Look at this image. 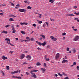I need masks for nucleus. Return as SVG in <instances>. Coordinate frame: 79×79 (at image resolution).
<instances>
[{"label":"nucleus","mask_w":79,"mask_h":79,"mask_svg":"<svg viewBox=\"0 0 79 79\" xmlns=\"http://www.w3.org/2000/svg\"><path fill=\"white\" fill-rule=\"evenodd\" d=\"M54 76L55 77H57L58 76V75H57V74H55Z\"/></svg>","instance_id":"obj_52"},{"label":"nucleus","mask_w":79,"mask_h":79,"mask_svg":"<svg viewBox=\"0 0 79 79\" xmlns=\"http://www.w3.org/2000/svg\"><path fill=\"white\" fill-rule=\"evenodd\" d=\"M73 53H76V51L75 50H73Z\"/></svg>","instance_id":"obj_58"},{"label":"nucleus","mask_w":79,"mask_h":79,"mask_svg":"<svg viewBox=\"0 0 79 79\" xmlns=\"http://www.w3.org/2000/svg\"><path fill=\"white\" fill-rule=\"evenodd\" d=\"M46 42H44V43H43L42 44L43 47H45V45H46Z\"/></svg>","instance_id":"obj_11"},{"label":"nucleus","mask_w":79,"mask_h":79,"mask_svg":"<svg viewBox=\"0 0 79 79\" xmlns=\"http://www.w3.org/2000/svg\"><path fill=\"white\" fill-rule=\"evenodd\" d=\"M19 11H20V12H26V10L24 9H20L19 10Z\"/></svg>","instance_id":"obj_6"},{"label":"nucleus","mask_w":79,"mask_h":79,"mask_svg":"<svg viewBox=\"0 0 79 79\" xmlns=\"http://www.w3.org/2000/svg\"><path fill=\"white\" fill-rule=\"evenodd\" d=\"M1 73L2 75H3V76H5V74H4V73H3V71H2Z\"/></svg>","instance_id":"obj_32"},{"label":"nucleus","mask_w":79,"mask_h":79,"mask_svg":"<svg viewBox=\"0 0 79 79\" xmlns=\"http://www.w3.org/2000/svg\"><path fill=\"white\" fill-rule=\"evenodd\" d=\"M24 3H27L28 4H29V3H30V2H27V1H24Z\"/></svg>","instance_id":"obj_12"},{"label":"nucleus","mask_w":79,"mask_h":79,"mask_svg":"<svg viewBox=\"0 0 79 79\" xmlns=\"http://www.w3.org/2000/svg\"><path fill=\"white\" fill-rule=\"evenodd\" d=\"M27 40H28V39H29V37H27L26 38Z\"/></svg>","instance_id":"obj_59"},{"label":"nucleus","mask_w":79,"mask_h":79,"mask_svg":"<svg viewBox=\"0 0 79 79\" xmlns=\"http://www.w3.org/2000/svg\"><path fill=\"white\" fill-rule=\"evenodd\" d=\"M32 72H33V70H31V72H30V73H31L32 74H34V73H32Z\"/></svg>","instance_id":"obj_50"},{"label":"nucleus","mask_w":79,"mask_h":79,"mask_svg":"<svg viewBox=\"0 0 79 79\" xmlns=\"http://www.w3.org/2000/svg\"><path fill=\"white\" fill-rule=\"evenodd\" d=\"M68 16H74V15L73 14H69L68 15Z\"/></svg>","instance_id":"obj_22"},{"label":"nucleus","mask_w":79,"mask_h":79,"mask_svg":"<svg viewBox=\"0 0 79 79\" xmlns=\"http://www.w3.org/2000/svg\"><path fill=\"white\" fill-rule=\"evenodd\" d=\"M73 8H75V9L77 8V6H73Z\"/></svg>","instance_id":"obj_47"},{"label":"nucleus","mask_w":79,"mask_h":79,"mask_svg":"<svg viewBox=\"0 0 79 79\" xmlns=\"http://www.w3.org/2000/svg\"><path fill=\"white\" fill-rule=\"evenodd\" d=\"M57 74L58 76H60V77H61V76H63V74H60V73H58Z\"/></svg>","instance_id":"obj_16"},{"label":"nucleus","mask_w":79,"mask_h":79,"mask_svg":"<svg viewBox=\"0 0 79 79\" xmlns=\"http://www.w3.org/2000/svg\"><path fill=\"white\" fill-rule=\"evenodd\" d=\"M47 56H48L47 55H45L44 56V59H45H45H46L47 58Z\"/></svg>","instance_id":"obj_31"},{"label":"nucleus","mask_w":79,"mask_h":79,"mask_svg":"<svg viewBox=\"0 0 79 79\" xmlns=\"http://www.w3.org/2000/svg\"><path fill=\"white\" fill-rule=\"evenodd\" d=\"M24 24H25V25H27L28 23H24Z\"/></svg>","instance_id":"obj_57"},{"label":"nucleus","mask_w":79,"mask_h":79,"mask_svg":"<svg viewBox=\"0 0 79 79\" xmlns=\"http://www.w3.org/2000/svg\"><path fill=\"white\" fill-rule=\"evenodd\" d=\"M66 33H64L62 34V35H66Z\"/></svg>","instance_id":"obj_51"},{"label":"nucleus","mask_w":79,"mask_h":79,"mask_svg":"<svg viewBox=\"0 0 79 79\" xmlns=\"http://www.w3.org/2000/svg\"><path fill=\"white\" fill-rule=\"evenodd\" d=\"M68 60H62L61 62L63 63H68Z\"/></svg>","instance_id":"obj_8"},{"label":"nucleus","mask_w":79,"mask_h":79,"mask_svg":"<svg viewBox=\"0 0 79 79\" xmlns=\"http://www.w3.org/2000/svg\"><path fill=\"white\" fill-rule=\"evenodd\" d=\"M45 23L47 24V25L48 26L49 25V24L47 22H46Z\"/></svg>","instance_id":"obj_38"},{"label":"nucleus","mask_w":79,"mask_h":79,"mask_svg":"<svg viewBox=\"0 0 79 79\" xmlns=\"http://www.w3.org/2000/svg\"><path fill=\"white\" fill-rule=\"evenodd\" d=\"M21 33L23 34H25V32H24L23 31H21Z\"/></svg>","instance_id":"obj_30"},{"label":"nucleus","mask_w":79,"mask_h":79,"mask_svg":"<svg viewBox=\"0 0 79 79\" xmlns=\"http://www.w3.org/2000/svg\"><path fill=\"white\" fill-rule=\"evenodd\" d=\"M50 38L53 40V39H54V37L53 36H51Z\"/></svg>","instance_id":"obj_35"},{"label":"nucleus","mask_w":79,"mask_h":79,"mask_svg":"<svg viewBox=\"0 0 79 79\" xmlns=\"http://www.w3.org/2000/svg\"><path fill=\"white\" fill-rule=\"evenodd\" d=\"M79 39V36H78V35L76 36H75V38L73 40H74V41H77V40H78Z\"/></svg>","instance_id":"obj_4"},{"label":"nucleus","mask_w":79,"mask_h":79,"mask_svg":"<svg viewBox=\"0 0 79 79\" xmlns=\"http://www.w3.org/2000/svg\"><path fill=\"white\" fill-rule=\"evenodd\" d=\"M21 42H28V40H21Z\"/></svg>","instance_id":"obj_17"},{"label":"nucleus","mask_w":79,"mask_h":79,"mask_svg":"<svg viewBox=\"0 0 79 79\" xmlns=\"http://www.w3.org/2000/svg\"><path fill=\"white\" fill-rule=\"evenodd\" d=\"M27 9H31L32 7L30 6H28L27 7Z\"/></svg>","instance_id":"obj_23"},{"label":"nucleus","mask_w":79,"mask_h":79,"mask_svg":"<svg viewBox=\"0 0 79 79\" xmlns=\"http://www.w3.org/2000/svg\"><path fill=\"white\" fill-rule=\"evenodd\" d=\"M32 74L31 75V77H34V78H37V76L35 73H32Z\"/></svg>","instance_id":"obj_5"},{"label":"nucleus","mask_w":79,"mask_h":79,"mask_svg":"<svg viewBox=\"0 0 79 79\" xmlns=\"http://www.w3.org/2000/svg\"><path fill=\"white\" fill-rule=\"evenodd\" d=\"M44 27H45L46 26V25L45 24H44L43 26Z\"/></svg>","instance_id":"obj_43"},{"label":"nucleus","mask_w":79,"mask_h":79,"mask_svg":"<svg viewBox=\"0 0 79 79\" xmlns=\"http://www.w3.org/2000/svg\"><path fill=\"white\" fill-rule=\"evenodd\" d=\"M9 20V21H14L13 19H12V18H10Z\"/></svg>","instance_id":"obj_20"},{"label":"nucleus","mask_w":79,"mask_h":79,"mask_svg":"<svg viewBox=\"0 0 79 79\" xmlns=\"http://www.w3.org/2000/svg\"><path fill=\"white\" fill-rule=\"evenodd\" d=\"M40 36L41 37H43V39H45V36L44 35H40Z\"/></svg>","instance_id":"obj_13"},{"label":"nucleus","mask_w":79,"mask_h":79,"mask_svg":"<svg viewBox=\"0 0 79 79\" xmlns=\"http://www.w3.org/2000/svg\"><path fill=\"white\" fill-rule=\"evenodd\" d=\"M79 66H77V71L79 70Z\"/></svg>","instance_id":"obj_39"},{"label":"nucleus","mask_w":79,"mask_h":79,"mask_svg":"<svg viewBox=\"0 0 79 79\" xmlns=\"http://www.w3.org/2000/svg\"><path fill=\"white\" fill-rule=\"evenodd\" d=\"M44 67H46V66H47V64H46V63H44Z\"/></svg>","instance_id":"obj_26"},{"label":"nucleus","mask_w":79,"mask_h":79,"mask_svg":"<svg viewBox=\"0 0 79 79\" xmlns=\"http://www.w3.org/2000/svg\"><path fill=\"white\" fill-rule=\"evenodd\" d=\"M40 70H41L42 73H45V71H46V69H45L43 68H41L40 69Z\"/></svg>","instance_id":"obj_3"},{"label":"nucleus","mask_w":79,"mask_h":79,"mask_svg":"<svg viewBox=\"0 0 79 79\" xmlns=\"http://www.w3.org/2000/svg\"><path fill=\"white\" fill-rule=\"evenodd\" d=\"M2 59L3 60H7L8 59V58L5 56H3L2 57Z\"/></svg>","instance_id":"obj_10"},{"label":"nucleus","mask_w":79,"mask_h":79,"mask_svg":"<svg viewBox=\"0 0 79 79\" xmlns=\"http://www.w3.org/2000/svg\"><path fill=\"white\" fill-rule=\"evenodd\" d=\"M9 26H10V25H7L5 27L6 28H7V27H9Z\"/></svg>","instance_id":"obj_36"},{"label":"nucleus","mask_w":79,"mask_h":79,"mask_svg":"<svg viewBox=\"0 0 79 79\" xmlns=\"http://www.w3.org/2000/svg\"><path fill=\"white\" fill-rule=\"evenodd\" d=\"M47 48H50V46L49 45H48V46H47Z\"/></svg>","instance_id":"obj_44"},{"label":"nucleus","mask_w":79,"mask_h":79,"mask_svg":"<svg viewBox=\"0 0 79 79\" xmlns=\"http://www.w3.org/2000/svg\"><path fill=\"white\" fill-rule=\"evenodd\" d=\"M17 78H19L18 79H21V77H17Z\"/></svg>","instance_id":"obj_56"},{"label":"nucleus","mask_w":79,"mask_h":79,"mask_svg":"<svg viewBox=\"0 0 79 79\" xmlns=\"http://www.w3.org/2000/svg\"><path fill=\"white\" fill-rule=\"evenodd\" d=\"M5 40H7V41H9V42H10V40L9 38H6L5 39Z\"/></svg>","instance_id":"obj_18"},{"label":"nucleus","mask_w":79,"mask_h":79,"mask_svg":"<svg viewBox=\"0 0 79 79\" xmlns=\"http://www.w3.org/2000/svg\"><path fill=\"white\" fill-rule=\"evenodd\" d=\"M60 58V53H58L56 54L55 56V60H58Z\"/></svg>","instance_id":"obj_1"},{"label":"nucleus","mask_w":79,"mask_h":79,"mask_svg":"<svg viewBox=\"0 0 79 79\" xmlns=\"http://www.w3.org/2000/svg\"><path fill=\"white\" fill-rule=\"evenodd\" d=\"M12 77L13 78H17L18 77H16L15 76H12Z\"/></svg>","instance_id":"obj_37"},{"label":"nucleus","mask_w":79,"mask_h":79,"mask_svg":"<svg viewBox=\"0 0 79 79\" xmlns=\"http://www.w3.org/2000/svg\"><path fill=\"white\" fill-rule=\"evenodd\" d=\"M42 39H43V38H42V37H41V38H39V39H40V40H42Z\"/></svg>","instance_id":"obj_64"},{"label":"nucleus","mask_w":79,"mask_h":79,"mask_svg":"<svg viewBox=\"0 0 79 79\" xmlns=\"http://www.w3.org/2000/svg\"><path fill=\"white\" fill-rule=\"evenodd\" d=\"M16 72H17V73H20V70H17L16 71Z\"/></svg>","instance_id":"obj_60"},{"label":"nucleus","mask_w":79,"mask_h":79,"mask_svg":"<svg viewBox=\"0 0 79 79\" xmlns=\"http://www.w3.org/2000/svg\"><path fill=\"white\" fill-rule=\"evenodd\" d=\"M73 30H74V31L76 32V31H77V29H73Z\"/></svg>","instance_id":"obj_53"},{"label":"nucleus","mask_w":79,"mask_h":79,"mask_svg":"<svg viewBox=\"0 0 79 79\" xmlns=\"http://www.w3.org/2000/svg\"><path fill=\"white\" fill-rule=\"evenodd\" d=\"M12 30H13V31H14V30H15V27H12Z\"/></svg>","instance_id":"obj_54"},{"label":"nucleus","mask_w":79,"mask_h":79,"mask_svg":"<svg viewBox=\"0 0 79 79\" xmlns=\"http://www.w3.org/2000/svg\"><path fill=\"white\" fill-rule=\"evenodd\" d=\"M11 27L13 28V27H14V26L13 25H11Z\"/></svg>","instance_id":"obj_63"},{"label":"nucleus","mask_w":79,"mask_h":79,"mask_svg":"<svg viewBox=\"0 0 79 79\" xmlns=\"http://www.w3.org/2000/svg\"><path fill=\"white\" fill-rule=\"evenodd\" d=\"M45 60L46 61H49V60H50V59H49V58H46L45 59Z\"/></svg>","instance_id":"obj_25"},{"label":"nucleus","mask_w":79,"mask_h":79,"mask_svg":"<svg viewBox=\"0 0 79 79\" xmlns=\"http://www.w3.org/2000/svg\"><path fill=\"white\" fill-rule=\"evenodd\" d=\"M76 62H73V65L74 66L75 65H76Z\"/></svg>","instance_id":"obj_46"},{"label":"nucleus","mask_w":79,"mask_h":79,"mask_svg":"<svg viewBox=\"0 0 79 79\" xmlns=\"http://www.w3.org/2000/svg\"><path fill=\"white\" fill-rule=\"evenodd\" d=\"M11 17H16V16H15L14 15H11Z\"/></svg>","instance_id":"obj_48"},{"label":"nucleus","mask_w":79,"mask_h":79,"mask_svg":"<svg viewBox=\"0 0 79 79\" xmlns=\"http://www.w3.org/2000/svg\"><path fill=\"white\" fill-rule=\"evenodd\" d=\"M11 5L12 6H15V4H14L13 3H11Z\"/></svg>","instance_id":"obj_61"},{"label":"nucleus","mask_w":79,"mask_h":79,"mask_svg":"<svg viewBox=\"0 0 79 79\" xmlns=\"http://www.w3.org/2000/svg\"><path fill=\"white\" fill-rule=\"evenodd\" d=\"M41 65V64H40V63L39 62H37L36 63V65L37 66H40Z\"/></svg>","instance_id":"obj_15"},{"label":"nucleus","mask_w":79,"mask_h":79,"mask_svg":"<svg viewBox=\"0 0 79 79\" xmlns=\"http://www.w3.org/2000/svg\"><path fill=\"white\" fill-rule=\"evenodd\" d=\"M53 40L54 41H56V40H57V39L56 38H54V39H53Z\"/></svg>","instance_id":"obj_29"},{"label":"nucleus","mask_w":79,"mask_h":79,"mask_svg":"<svg viewBox=\"0 0 79 79\" xmlns=\"http://www.w3.org/2000/svg\"><path fill=\"white\" fill-rule=\"evenodd\" d=\"M62 73H63L62 74H63V75H64V76H67V74H66V73H64V72H63Z\"/></svg>","instance_id":"obj_24"},{"label":"nucleus","mask_w":79,"mask_h":79,"mask_svg":"<svg viewBox=\"0 0 79 79\" xmlns=\"http://www.w3.org/2000/svg\"><path fill=\"white\" fill-rule=\"evenodd\" d=\"M42 23V21H40L38 23L39 24H41Z\"/></svg>","instance_id":"obj_49"},{"label":"nucleus","mask_w":79,"mask_h":79,"mask_svg":"<svg viewBox=\"0 0 79 79\" xmlns=\"http://www.w3.org/2000/svg\"><path fill=\"white\" fill-rule=\"evenodd\" d=\"M12 33H15L16 32V30H13Z\"/></svg>","instance_id":"obj_42"},{"label":"nucleus","mask_w":79,"mask_h":79,"mask_svg":"<svg viewBox=\"0 0 79 79\" xmlns=\"http://www.w3.org/2000/svg\"><path fill=\"white\" fill-rule=\"evenodd\" d=\"M10 45H11V46H13V47L14 46V45L11 44V43L10 44Z\"/></svg>","instance_id":"obj_62"},{"label":"nucleus","mask_w":79,"mask_h":79,"mask_svg":"<svg viewBox=\"0 0 79 79\" xmlns=\"http://www.w3.org/2000/svg\"><path fill=\"white\" fill-rule=\"evenodd\" d=\"M26 74L27 75H29V73L28 72H26Z\"/></svg>","instance_id":"obj_40"},{"label":"nucleus","mask_w":79,"mask_h":79,"mask_svg":"<svg viewBox=\"0 0 79 79\" xmlns=\"http://www.w3.org/2000/svg\"><path fill=\"white\" fill-rule=\"evenodd\" d=\"M26 58H27V59L28 60H30L31 59V56L29 55L27 56Z\"/></svg>","instance_id":"obj_7"},{"label":"nucleus","mask_w":79,"mask_h":79,"mask_svg":"<svg viewBox=\"0 0 79 79\" xmlns=\"http://www.w3.org/2000/svg\"><path fill=\"white\" fill-rule=\"evenodd\" d=\"M31 41H33V40H34V38H31Z\"/></svg>","instance_id":"obj_55"},{"label":"nucleus","mask_w":79,"mask_h":79,"mask_svg":"<svg viewBox=\"0 0 79 79\" xmlns=\"http://www.w3.org/2000/svg\"><path fill=\"white\" fill-rule=\"evenodd\" d=\"M6 68H7V70L10 69V67H9V66H6Z\"/></svg>","instance_id":"obj_34"},{"label":"nucleus","mask_w":79,"mask_h":79,"mask_svg":"<svg viewBox=\"0 0 79 79\" xmlns=\"http://www.w3.org/2000/svg\"><path fill=\"white\" fill-rule=\"evenodd\" d=\"M49 2H51V3H53L54 2V1L52 0H50L49 1Z\"/></svg>","instance_id":"obj_19"},{"label":"nucleus","mask_w":79,"mask_h":79,"mask_svg":"<svg viewBox=\"0 0 79 79\" xmlns=\"http://www.w3.org/2000/svg\"><path fill=\"white\" fill-rule=\"evenodd\" d=\"M2 33H3V34H7L8 33V32L6 31H3L2 32Z\"/></svg>","instance_id":"obj_14"},{"label":"nucleus","mask_w":79,"mask_h":79,"mask_svg":"<svg viewBox=\"0 0 79 79\" xmlns=\"http://www.w3.org/2000/svg\"><path fill=\"white\" fill-rule=\"evenodd\" d=\"M20 24L21 25V26H24V23H21Z\"/></svg>","instance_id":"obj_27"},{"label":"nucleus","mask_w":79,"mask_h":79,"mask_svg":"<svg viewBox=\"0 0 79 79\" xmlns=\"http://www.w3.org/2000/svg\"><path fill=\"white\" fill-rule=\"evenodd\" d=\"M36 43H37V44H38V45H39L40 46H41V45H42V43L40 42H39L38 41H36Z\"/></svg>","instance_id":"obj_9"},{"label":"nucleus","mask_w":79,"mask_h":79,"mask_svg":"<svg viewBox=\"0 0 79 79\" xmlns=\"http://www.w3.org/2000/svg\"><path fill=\"white\" fill-rule=\"evenodd\" d=\"M33 67H28V69H32Z\"/></svg>","instance_id":"obj_28"},{"label":"nucleus","mask_w":79,"mask_h":79,"mask_svg":"<svg viewBox=\"0 0 79 79\" xmlns=\"http://www.w3.org/2000/svg\"><path fill=\"white\" fill-rule=\"evenodd\" d=\"M33 26H34V27H36V25L35 24V23H34V24H33Z\"/></svg>","instance_id":"obj_45"},{"label":"nucleus","mask_w":79,"mask_h":79,"mask_svg":"<svg viewBox=\"0 0 79 79\" xmlns=\"http://www.w3.org/2000/svg\"><path fill=\"white\" fill-rule=\"evenodd\" d=\"M25 57V55L23 54H21L20 56V58L22 60L24 59Z\"/></svg>","instance_id":"obj_2"},{"label":"nucleus","mask_w":79,"mask_h":79,"mask_svg":"<svg viewBox=\"0 0 79 79\" xmlns=\"http://www.w3.org/2000/svg\"><path fill=\"white\" fill-rule=\"evenodd\" d=\"M13 52H14L13 51H10V53H13Z\"/></svg>","instance_id":"obj_41"},{"label":"nucleus","mask_w":79,"mask_h":79,"mask_svg":"<svg viewBox=\"0 0 79 79\" xmlns=\"http://www.w3.org/2000/svg\"><path fill=\"white\" fill-rule=\"evenodd\" d=\"M33 72H37V71H38V70L33 69Z\"/></svg>","instance_id":"obj_21"},{"label":"nucleus","mask_w":79,"mask_h":79,"mask_svg":"<svg viewBox=\"0 0 79 79\" xmlns=\"http://www.w3.org/2000/svg\"><path fill=\"white\" fill-rule=\"evenodd\" d=\"M50 20L52 21H55V20L53 19H52L51 18H50Z\"/></svg>","instance_id":"obj_33"}]
</instances>
